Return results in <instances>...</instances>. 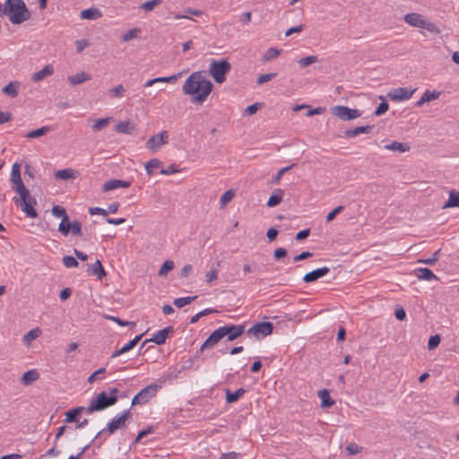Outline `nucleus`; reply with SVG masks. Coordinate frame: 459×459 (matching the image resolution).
<instances>
[{"instance_id":"17","label":"nucleus","mask_w":459,"mask_h":459,"mask_svg":"<svg viewBox=\"0 0 459 459\" xmlns=\"http://www.w3.org/2000/svg\"><path fill=\"white\" fill-rule=\"evenodd\" d=\"M222 338H224L223 332L221 327L214 330L209 337L204 341L200 348V351H203L204 349L212 348L215 346Z\"/></svg>"},{"instance_id":"59","label":"nucleus","mask_w":459,"mask_h":459,"mask_svg":"<svg viewBox=\"0 0 459 459\" xmlns=\"http://www.w3.org/2000/svg\"><path fill=\"white\" fill-rule=\"evenodd\" d=\"M389 108V105L386 101H382L378 107L377 108V109L375 110L374 114L377 117L379 116H382L383 114H385Z\"/></svg>"},{"instance_id":"11","label":"nucleus","mask_w":459,"mask_h":459,"mask_svg":"<svg viewBox=\"0 0 459 459\" xmlns=\"http://www.w3.org/2000/svg\"><path fill=\"white\" fill-rule=\"evenodd\" d=\"M169 134L167 131L151 136L146 142V148L152 152H157L162 145L168 143Z\"/></svg>"},{"instance_id":"19","label":"nucleus","mask_w":459,"mask_h":459,"mask_svg":"<svg viewBox=\"0 0 459 459\" xmlns=\"http://www.w3.org/2000/svg\"><path fill=\"white\" fill-rule=\"evenodd\" d=\"M131 186L129 181L121 179H110L106 181L102 186L103 192H108L118 187L127 188Z\"/></svg>"},{"instance_id":"32","label":"nucleus","mask_w":459,"mask_h":459,"mask_svg":"<svg viewBox=\"0 0 459 459\" xmlns=\"http://www.w3.org/2000/svg\"><path fill=\"white\" fill-rule=\"evenodd\" d=\"M101 16L98 8H89L81 12L80 17L84 20H95Z\"/></svg>"},{"instance_id":"40","label":"nucleus","mask_w":459,"mask_h":459,"mask_svg":"<svg viewBox=\"0 0 459 459\" xmlns=\"http://www.w3.org/2000/svg\"><path fill=\"white\" fill-rule=\"evenodd\" d=\"M174 266H175V264H174L173 261L166 260L159 270V273H158L159 276H160V277L166 276L169 273V272L173 270Z\"/></svg>"},{"instance_id":"34","label":"nucleus","mask_w":459,"mask_h":459,"mask_svg":"<svg viewBox=\"0 0 459 459\" xmlns=\"http://www.w3.org/2000/svg\"><path fill=\"white\" fill-rule=\"evenodd\" d=\"M18 82H10L7 85H5L2 91L11 98H15L18 95Z\"/></svg>"},{"instance_id":"37","label":"nucleus","mask_w":459,"mask_h":459,"mask_svg":"<svg viewBox=\"0 0 459 459\" xmlns=\"http://www.w3.org/2000/svg\"><path fill=\"white\" fill-rule=\"evenodd\" d=\"M385 149L394 152H405L410 150V146L407 143L393 142L385 145Z\"/></svg>"},{"instance_id":"56","label":"nucleus","mask_w":459,"mask_h":459,"mask_svg":"<svg viewBox=\"0 0 459 459\" xmlns=\"http://www.w3.org/2000/svg\"><path fill=\"white\" fill-rule=\"evenodd\" d=\"M439 343H440V336L437 334L432 335L429 339L428 348L430 351L434 350L435 348H437L438 346Z\"/></svg>"},{"instance_id":"9","label":"nucleus","mask_w":459,"mask_h":459,"mask_svg":"<svg viewBox=\"0 0 459 459\" xmlns=\"http://www.w3.org/2000/svg\"><path fill=\"white\" fill-rule=\"evenodd\" d=\"M331 113L342 121H350L361 116L359 110L342 105L332 108Z\"/></svg>"},{"instance_id":"20","label":"nucleus","mask_w":459,"mask_h":459,"mask_svg":"<svg viewBox=\"0 0 459 459\" xmlns=\"http://www.w3.org/2000/svg\"><path fill=\"white\" fill-rule=\"evenodd\" d=\"M88 273L90 275H95L99 280H102L107 275L106 271L104 270L100 260H97L89 267Z\"/></svg>"},{"instance_id":"21","label":"nucleus","mask_w":459,"mask_h":459,"mask_svg":"<svg viewBox=\"0 0 459 459\" xmlns=\"http://www.w3.org/2000/svg\"><path fill=\"white\" fill-rule=\"evenodd\" d=\"M373 125H367L362 126H358L353 129H348L344 132L345 136L349 138H352L357 136L359 134H369L373 130Z\"/></svg>"},{"instance_id":"1","label":"nucleus","mask_w":459,"mask_h":459,"mask_svg":"<svg viewBox=\"0 0 459 459\" xmlns=\"http://www.w3.org/2000/svg\"><path fill=\"white\" fill-rule=\"evenodd\" d=\"M213 88L211 81L205 78L203 72H194L185 81L182 91L186 95L192 96V102L203 104L210 95Z\"/></svg>"},{"instance_id":"58","label":"nucleus","mask_w":459,"mask_h":459,"mask_svg":"<svg viewBox=\"0 0 459 459\" xmlns=\"http://www.w3.org/2000/svg\"><path fill=\"white\" fill-rule=\"evenodd\" d=\"M106 318L108 319V320H111V321H113L115 323H117L120 326L135 325L134 322L124 321V320H122L121 318H119L117 316H108Z\"/></svg>"},{"instance_id":"26","label":"nucleus","mask_w":459,"mask_h":459,"mask_svg":"<svg viewBox=\"0 0 459 459\" xmlns=\"http://www.w3.org/2000/svg\"><path fill=\"white\" fill-rule=\"evenodd\" d=\"M77 171H75L73 169H64L56 171L55 178L56 179L67 180L71 178H75L77 177Z\"/></svg>"},{"instance_id":"12","label":"nucleus","mask_w":459,"mask_h":459,"mask_svg":"<svg viewBox=\"0 0 459 459\" xmlns=\"http://www.w3.org/2000/svg\"><path fill=\"white\" fill-rule=\"evenodd\" d=\"M172 333H174V328L173 326H167L160 331H158L157 333H155L152 338L150 339H147L145 340L142 345H141V349H143L146 343L150 342H152L158 345H162L165 343L167 338L169 337V334H171Z\"/></svg>"},{"instance_id":"51","label":"nucleus","mask_w":459,"mask_h":459,"mask_svg":"<svg viewBox=\"0 0 459 459\" xmlns=\"http://www.w3.org/2000/svg\"><path fill=\"white\" fill-rule=\"evenodd\" d=\"M138 32H139L138 29L129 30L127 32H126L125 34L122 35L121 40L124 42H127V41L136 38L138 35Z\"/></svg>"},{"instance_id":"23","label":"nucleus","mask_w":459,"mask_h":459,"mask_svg":"<svg viewBox=\"0 0 459 459\" xmlns=\"http://www.w3.org/2000/svg\"><path fill=\"white\" fill-rule=\"evenodd\" d=\"M53 73H54L53 66L51 65H47L41 70L33 74L32 81H34V82L42 81L46 77L52 75Z\"/></svg>"},{"instance_id":"28","label":"nucleus","mask_w":459,"mask_h":459,"mask_svg":"<svg viewBox=\"0 0 459 459\" xmlns=\"http://www.w3.org/2000/svg\"><path fill=\"white\" fill-rule=\"evenodd\" d=\"M115 129L117 133L131 134L134 131L135 126L133 123H131L129 121H126V122L121 121L118 124H117Z\"/></svg>"},{"instance_id":"33","label":"nucleus","mask_w":459,"mask_h":459,"mask_svg":"<svg viewBox=\"0 0 459 459\" xmlns=\"http://www.w3.org/2000/svg\"><path fill=\"white\" fill-rule=\"evenodd\" d=\"M52 214L55 217L61 218L62 221L59 224H65L69 221V217L66 213V211L64 207L59 205H55L52 208Z\"/></svg>"},{"instance_id":"62","label":"nucleus","mask_w":459,"mask_h":459,"mask_svg":"<svg viewBox=\"0 0 459 459\" xmlns=\"http://www.w3.org/2000/svg\"><path fill=\"white\" fill-rule=\"evenodd\" d=\"M343 210V206L339 205L336 208H334L332 212H330L326 216V221L330 222L332 221L337 214H339Z\"/></svg>"},{"instance_id":"46","label":"nucleus","mask_w":459,"mask_h":459,"mask_svg":"<svg viewBox=\"0 0 459 459\" xmlns=\"http://www.w3.org/2000/svg\"><path fill=\"white\" fill-rule=\"evenodd\" d=\"M63 264L67 268L78 267L79 265L77 259L71 255H65L63 257Z\"/></svg>"},{"instance_id":"52","label":"nucleus","mask_w":459,"mask_h":459,"mask_svg":"<svg viewBox=\"0 0 459 459\" xmlns=\"http://www.w3.org/2000/svg\"><path fill=\"white\" fill-rule=\"evenodd\" d=\"M441 92L440 91H426L423 94H422V97L424 98V100L427 101V102H429L431 100H437L439 96H440Z\"/></svg>"},{"instance_id":"2","label":"nucleus","mask_w":459,"mask_h":459,"mask_svg":"<svg viewBox=\"0 0 459 459\" xmlns=\"http://www.w3.org/2000/svg\"><path fill=\"white\" fill-rule=\"evenodd\" d=\"M13 24H21L30 19V14L22 0H6V13Z\"/></svg>"},{"instance_id":"8","label":"nucleus","mask_w":459,"mask_h":459,"mask_svg":"<svg viewBox=\"0 0 459 459\" xmlns=\"http://www.w3.org/2000/svg\"><path fill=\"white\" fill-rule=\"evenodd\" d=\"M160 388V385L156 384H151L142 389L134 398L132 399V405L144 404L148 403L152 397H154Z\"/></svg>"},{"instance_id":"45","label":"nucleus","mask_w":459,"mask_h":459,"mask_svg":"<svg viewBox=\"0 0 459 459\" xmlns=\"http://www.w3.org/2000/svg\"><path fill=\"white\" fill-rule=\"evenodd\" d=\"M161 165V161L158 159H152L145 164V169L148 175H152V169L159 168Z\"/></svg>"},{"instance_id":"41","label":"nucleus","mask_w":459,"mask_h":459,"mask_svg":"<svg viewBox=\"0 0 459 459\" xmlns=\"http://www.w3.org/2000/svg\"><path fill=\"white\" fill-rule=\"evenodd\" d=\"M39 334L40 330L39 328L31 329L23 336V342L29 344L31 341L37 339L39 336Z\"/></svg>"},{"instance_id":"25","label":"nucleus","mask_w":459,"mask_h":459,"mask_svg":"<svg viewBox=\"0 0 459 459\" xmlns=\"http://www.w3.org/2000/svg\"><path fill=\"white\" fill-rule=\"evenodd\" d=\"M39 378V373L36 369L26 371L22 377V383L24 385H30Z\"/></svg>"},{"instance_id":"61","label":"nucleus","mask_w":459,"mask_h":459,"mask_svg":"<svg viewBox=\"0 0 459 459\" xmlns=\"http://www.w3.org/2000/svg\"><path fill=\"white\" fill-rule=\"evenodd\" d=\"M263 104L262 103H259V102H256V103H254L252 105H249L248 107H247V108L245 109V112L247 115L248 116H252L254 114H255L258 110V108L262 106Z\"/></svg>"},{"instance_id":"43","label":"nucleus","mask_w":459,"mask_h":459,"mask_svg":"<svg viewBox=\"0 0 459 459\" xmlns=\"http://www.w3.org/2000/svg\"><path fill=\"white\" fill-rule=\"evenodd\" d=\"M318 61L317 56H307L306 57L300 58L299 60V65L300 67H306L311 64H314Z\"/></svg>"},{"instance_id":"22","label":"nucleus","mask_w":459,"mask_h":459,"mask_svg":"<svg viewBox=\"0 0 459 459\" xmlns=\"http://www.w3.org/2000/svg\"><path fill=\"white\" fill-rule=\"evenodd\" d=\"M181 76V73L172 74L170 76H164V77H156L152 80H149L145 84L144 87H151L153 84L157 82H175L178 80V78Z\"/></svg>"},{"instance_id":"4","label":"nucleus","mask_w":459,"mask_h":459,"mask_svg":"<svg viewBox=\"0 0 459 459\" xmlns=\"http://www.w3.org/2000/svg\"><path fill=\"white\" fill-rule=\"evenodd\" d=\"M403 20L411 27L425 29L434 34H439L441 32L440 29L434 22H428L426 18L420 13H407L404 15Z\"/></svg>"},{"instance_id":"29","label":"nucleus","mask_w":459,"mask_h":459,"mask_svg":"<svg viewBox=\"0 0 459 459\" xmlns=\"http://www.w3.org/2000/svg\"><path fill=\"white\" fill-rule=\"evenodd\" d=\"M283 197V191L281 189H274L272 195L269 197L267 201V206L268 207H274L278 205Z\"/></svg>"},{"instance_id":"63","label":"nucleus","mask_w":459,"mask_h":459,"mask_svg":"<svg viewBox=\"0 0 459 459\" xmlns=\"http://www.w3.org/2000/svg\"><path fill=\"white\" fill-rule=\"evenodd\" d=\"M287 255V250L283 247H278L273 252V256L276 260H281Z\"/></svg>"},{"instance_id":"27","label":"nucleus","mask_w":459,"mask_h":459,"mask_svg":"<svg viewBox=\"0 0 459 459\" xmlns=\"http://www.w3.org/2000/svg\"><path fill=\"white\" fill-rule=\"evenodd\" d=\"M416 276L419 280L432 281L437 280V277L429 268H419L415 271Z\"/></svg>"},{"instance_id":"31","label":"nucleus","mask_w":459,"mask_h":459,"mask_svg":"<svg viewBox=\"0 0 459 459\" xmlns=\"http://www.w3.org/2000/svg\"><path fill=\"white\" fill-rule=\"evenodd\" d=\"M86 411V408L82 406L75 407L65 413V422H75L77 417L82 412Z\"/></svg>"},{"instance_id":"49","label":"nucleus","mask_w":459,"mask_h":459,"mask_svg":"<svg viewBox=\"0 0 459 459\" xmlns=\"http://www.w3.org/2000/svg\"><path fill=\"white\" fill-rule=\"evenodd\" d=\"M162 0H150L141 4L140 8L145 10L146 12H151L154 9L155 6L160 4Z\"/></svg>"},{"instance_id":"38","label":"nucleus","mask_w":459,"mask_h":459,"mask_svg":"<svg viewBox=\"0 0 459 459\" xmlns=\"http://www.w3.org/2000/svg\"><path fill=\"white\" fill-rule=\"evenodd\" d=\"M50 130H51L50 126H42L39 129L29 132L25 135V137L26 138H39V137H41V136L45 135L46 134H48Z\"/></svg>"},{"instance_id":"48","label":"nucleus","mask_w":459,"mask_h":459,"mask_svg":"<svg viewBox=\"0 0 459 459\" xmlns=\"http://www.w3.org/2000/svg\"><path fill=\"white\" fill-rule=\"evenodd\" d=\"M144 333H142V334H139L137 336H135L134 339H132L130 342H128L126 344H125L122 348H123V351H129L130 350H132L133 348H134L136 346V344L139 342V341L142 339L143 335Z\"/></svg>"},{"instance_id":"60","label":"nucleus","mask_w":459,"mask_h":459,"mask_svg":"<svg viewBox=\"0 0 459 459\" xmlns=\"http://www.w3.org/2000/svg\"><path fill=\"white\" fill-rule=\"evenodd\" d=\"M295 165H296V164H291V165H290V166H289V167H285V168L281 169L277 172V174L275 175V177L273 178V183H279V182H280V180H281V177H282V175H283L284 173H286L288 170L291 169Z\"/></svg>"},{"instance_id":"6","label":"nucleus","mask_w":459,"mask_h":459,"mask_svg":"<svg viewBox=\"0 0 459 459\" xmlns=\"http://www.w3.org/2000/svg\"><path fill=\"white\" fill-rule=\"evenodd\" d=\"M231 65L226 59L221 61L212 59L209 73L217 83H222L226 80V74L230 71Z\"/></svg>"},{"instance_id":"36","label":"nucleus","mask_w":459,"mask_h":459,"mask_svg":"<svg viewBox=\"0 0 459 459\" xmlns=\"http://www.w3.org/2000/svg\"><path fill=\"white\" fill-rule=\"evenodd\" d=\"M246 390L244 388H238L235 392H231L230 390H226V401L228 403H232L237 402L244 394Z\"/></svg>"},{"instance_id":"47","label":"nucleus","mask_w":459,"mask_h":459,"mask_svg":"<svg viewBox=\"0 0 459 459\" xmlns=\"http://www.w3.org/2000/svg\"><path fill=\"white\" fill-rule=\"evenodd\" d=\"M281 53V50L277 49V48H270L267 49V51L265 52V54L264 55V61H270L273 58H275L276 56H278Z\"/></svg>"},{"instance_id":"64","label":"nucleus","mask_w":459,"mask_h":459,"mask_svg":"<svg viewBox=\"0 0 459 459\" xmlns=\"http://www.w3.org/2000/svg\"><path fill=\"white\" fill-rule=\"evenodd\" d=\"M345 451L349 455H353L358 454L360 451V448L355 444H350L346 446Z\"/></svg>"},{"instance_id":"35","label":"nucleus","mask_w":459,"mask_h":459,"mask_svg":"<svg viewBox=\"0 0 459 459\" xmlns=\"http://www.w3.org/2000/svg\"><path fill=\"white\" fill-rule=\"evenodd\" d=\"M318 396L321 399V406L323 408L331 407L334 402L331 399L328 390L323 389L318 392Z\"/></svg>"},{"instance_id":"44","label":"nucleus","mask_w":459,"mask_h":459,"mask_svg":"<svg viewBox=\"0 0 459 459\" xmlns=\"http://www.w3.org/2000/svg\"><path fill=\"white\" fill-rule=\"evenodd\" d=\"M110 119V117H106L95 121L94 125L92 126V129L96 132L102 130L109 124Z\"/></svg>"},{"instance_id":"42","label":"nucleus","mask_w":459,"mask_h":459,"mask_svg":"<svg viewBox=\"0 0 459 459\" xmlns=\"http://www.w3.org/2000/svg\"><path fill=\"white\" fill-rule=\"evenodd\" d=\"M215 312H217V311L214 309H212V308L204 309L191 317L190 324H195L202 316H204L215 313Z\"/></svg>"},{"instance_id":"3","label":"nucleus","mask_w":459,"mask_h":459,"mask_svg":"<svg viewBox=\"0 0 459 459\" xmlns=\"http://www.w3.org/2000/svg\"><path fill=\"white\" fill-rule=\"evenodd\" d=\"M19 198L15 199V204L19 205L22 211L29 217L35 219L39 216L35 206L37 205L36 199L30 194L27 188L16 191Z\"/></svg>"},{"instance_id":"39","label":"nucleus","mask_w":459,"mask_h":459,"mask_svg":"<svg viewBox=\"0 0 459 459\" xmlns=\"http://www.w3.org/2000/svg\"><path fill=\"white\" fill-rule=\"evenodd\" d=\"M196 298H197V296H189V297L178 298V299H174L173 304L177 307L181 308L184 306H186V305L190 304Z\"/></svg>"},{"instance_id":"14","label":"nucleus","mask_w":459,"mask_h":459,"mask_svg":"<svg viewBox=\"0 0 459 459\" xmlns=\"http://www.w3.org/2000/svg\"><path fill=\"white\" fill-rule=\"evenodd\" d=\"M10 181L12 182L13 189L15 192L26 188L21 177V166L17 162L12 166Z\"/></svg>"},{"instance_id":"15","label":"nucleus","mask_w":459,"mask_h":459,"mask_svg":"<svg viewBox=\"0 0 459 459\" xmlns=\"http://www.w3.org/2000/svg\"><path fill=\"white\" fill-rule=\"evenodd\" d=\"M224 337H227L228 341H233L238 337L241 336L245 333L244 325H230L221 326Z\"/></svg>"},{"instance_id":"54","label":"nucleus","mask_w":459,"mask_h":459,"mask_svg":"<svg viewBox=\"0 0 459 459\" xmlns=\"http://www.w3.org/2000/svg\"><path fill=\"white\" fill-rule=\"evenodd\" d=\"M276 75H277V74H275V73L261 74L257 78V83L258 84H263V83H265L267 82H270L273 79H274L276 77Z\"/></svg>"},{"instance_id":"24","label":"nucleus","mask_w":459,"mask_h":459,"mask_svg":"<svg viewBox=\"0 0 459 459\" xmlns=\"http://www.w3.org/2000/svg\"><path fill=\"white\" fill-rule=\"evenodd\" d=\"M67 80L72 86H75L91 80V75L85 72H81L68 76Z\"/></svg>"},{"instance_id":"30","label":"nucleus","mask_w":459,"mask_h":459,"mask_svg":"<svg viewBox=\"0 0 459 459\" xmlns=\"http://www.w3.org/2000/svg\"><path fill=\"white\" fill-rule=\"evenodd\" d=\"M459 207V192L452 190L449 193V198L442 206L443 209Z\"/></svg>"},{"instance_id":"5","label":"nucleus","mask_w":459,"mask_h":459,"mask_svg":"<svg viewBox=\"0 0 459 459\" xmlns=\"http://www.w3.org/2000/svg\"><path fill=\"white\" fill-rule=\"evenodd\" d=\"M117 402V396H108L106 392L102 391L91 400L89 406L86 408V412L90 414L93 411H103L116 404Z\"/></svg>"},{"instance_id":"53","label":"nucleus","mask_w":459,"mask_h":459,"mask_svg":"<svg viewBox=\"0 0 459 459\" xmlns=\"http://www.w3.org/2000/svg\"><path fill=\"white\" fill-rule=\"evenodd\" d=\"M220 264H221V263L218 262L216 264V267H214V265H212V269L209 273H206L205 277H206V281L208 282H212L217 279V276H218V268L217 267L220 266Z\"/></svg>"},{"instance_id":"7","label":"nucleus","mask_w":459,"mask_h":459,"mask_svg":"<svg viewBox=\"0 0 459 459\" xmlns=\"http://www.w3.org/2000/svg\"><path fill=\"white\" fill-rule=\"evenodd\" d=\"M130 416L131 412L129 410L124 411L121 415L113 418L112 420L108 424L107 428L99 431L95 436V438L99 437L106 432L108 434H113L116 430L126 428V421Z\"/></svg>"},{"instance_id":"10","label":"nucleus","mask_w":459,"mask_h":459,"mask_svg":"<svg viewBox=\"0 0 459 459\" xmlns=\"http://www.w3.org/2000/svg\"><path fill=\"white\" fill-rule=\"evenodd\" d=\"M273 331V325L271 322H261L254 325L247 331L249 335L260 340L267 335H270Z\"/></svg>"},{"instance_id":"55","label":"nucleus","mask_w":459,"mask_h":459,"mask_svg":"<svg viewBox=\"0 0 459 459\" xmlns=\"http://www.w3.org/2000/svg\"><path fill=\"white\" fill-rule=\"evenodd\" d=\"M124 91H125V88L122 84H118L116 87H114L108 91V92L112 95V97H115V98L122 97Z\"/></svg>"},{"instance_id":"13","label":"nucleus","mask_w":459,"mask_h":459,"mask_svg":"<svg viewBox=\"0 0 459 459\" xmlns=\"http://www.w3.org/2000/svg\"><path fill=\"white\" fill-rule=\"evenodd\" d=\"M58 231L64 236H67L70 231L74 236H82V224L79 221H68L65 224H59Z\"/></svg>"},{"instance_id":"57","label":"nucleus","mask_w":459,"mask_h":459,"mask_svg":"<svg viewBox=\"0 0 459 459\" xmlns=\"http://www.w3.org/2000/svg\"><path fill=\"white\" fill-rule=\"evenodd\" d=\"M440 252V249L436 251L432 257H429L428 259H420L418 261V263H420V264H429V265H433L437 260H438V254Z\"/></svg>"},{"instance_id":"16","label":"nucleus","mask_w":459,"mask_h":459,"mask_svg":"<svg viewBox=\"0 0 459 459\" xmlns=\"http://www.w3.org/2000/svg\"><path fill=\"white\" fill-rule=\"evenodd\" d=\"M415 91L414 90H408L407 88H396L388 92L387 97L394 101H403L411 98Z\"/></svg>"},{"instance_id":"50","label":"nucleus","mask_w":459,"mask_h":459,"mask_svg":"<svg viewBox=\"0 0 459 459\" xmlns=\"http://www.w3.org/2000/svg\"><path fill=\"white\" fill-rule=\"evenodd\" d=\"M234 197V191L232 189H230L226 191L220 199V204L221 206L226 205L229 202L232 200Z\"/></svg>"},{"instance_id":"18","label":"nucleus","mask_w":459,"mask_h":459,"mask_svg":"<svg viewBox=\"0 0 459 459\" xmlns=\"http://www.w3.org/2000/svg\"><path fill=\"white\" fill-rule=\"evenodd\" d=\"M329 271H330L329 267H326V266L317 268L316 270H313V271L306 273L303 276V281L307 283L314 282V281H317L318 279L326 275L329 273Z\"/></svg>"}]
</instances>
